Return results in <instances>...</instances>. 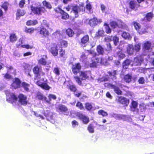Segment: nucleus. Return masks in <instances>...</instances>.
Here are the masks:
<instances>
[{"label": "nucleus", "mask_w": 154, "mask_h": 154, "mask_svg": "<svg viewBox=\"0 0 154 154\" xmlns=\"http://www.w3.org/2000/svg\"><path fill=\"white\" fill-rule=\"evenodd\" d=\"M6 95L7 101L9 103H13L18 101L19 103L21 105L26 106L27 103V97L26 96L22 94H20L17 98L13 93L10 92L8 90L5 91Z\"/></svg>", "instance_id": "nucleus-1"}, {"label": "nucleus", "mask_w": 154, "mask_h": 154, "mask_svg": "<svg viewBox=\"0 0 154 154\" xmlns=\"http://www.w3.org/2000/svg\"><path fill=\"white\" fill-rule=\"evenodd\" d=\"M85 8L83 3L79 4V5H75L72 7V11L75 17H78L79 14H82L85 11Z\"/></svg>", "instance_id": "nucleus-2"}, {"label": "nucleus", "mask_w": 154, "mask_h": 154, "mask_svg": "<svg viewBox=\"0 0 154 154\" xmlns=\"http://www.w3.org/2000/svg\"><path fill=\"white\" fill-rule=\"evenodd\" d=\"M93 54H94V55L92 59V62L90 63V67H96L98 64H104L105 62L103 59L98 58L97 57V54L96 53H94Z\"/></svg>", "instance_id": "nucleus-3"}, {"label": "nucleus", "mask_w": 154, "mask_h": 154, "mask_svg": "<svg viewBox=\"0 0 154 154\" xmlns=\"http://www.w3.org/2000/svg\"><path fill=\"white\" fill-rule=\"evenodd\" d=\"M116 70L113 71L112 72H108V74L107 75L106 77H103L99 79L98 80V82H105L108 81L109 78L113 80H115L116 78Z\"/></svg>", "instance_id": "nucleus-4"}, {"label": "nucleus", "mask_w": 154, "mask_h": 154, "mask_svg": "<svg viewBox=\"0 0 154 154\" xmlns=\"http://www.w3.org/2000/svg\"><path fill=\"white\" fill-rule=\"evenodd\" d=\"M90 74V73L89 71L81 72L80 76V78L78 76H75L74 78L78 84L81 85L82 84L81 78L82 80H85L88 77Z\"/></svg>", "instance_id": "nucleus-5"}, {"label": "nucleus", "mask_w": 154, "mask_h": 154, "mask_svg": "<svg viewBox=\"0 0 154 154\" xmlns=\"http://www.w3.org/2000/svg\"><path fill=\"white\" fill-rule=\"evenodd\" d=\"M36 84L42 88L46 90H49L51 88L48 84L47 80L44 81L43 78H42L35 82Z\"/></svg>", "instance_id": "nucleus-6"}, {"label": "nucleus", "mask_w": 154, "mask_h": 154, "mask_svg": "<svg viewBox=\"0 0 154 154\" xmlns=\"http://www.w3.org/2000/svg\"><path fill=\"white\" fill-rule=\"evenodd\" d=\"M110 26L113 28H119L125 29L127 28V26L126 24L121 21H118V23L112 21L110 23Z\"/></svg>", "instance_id": "nucleus-7"}, {"label": "nucleus", "mask_w": 154, "mask_h": 154, "mask_svg": "<svg viewBox=\"0 0 154 154\" xmlns=\"http://www.w3.org/2000/svg\"><path fill=\"white\" fill-rule=\"evenodd\" d=\"M112 116L117 120H122L124 121H127L128 122H131L132 121L131 119L129 116L113 113L112 115Z\"/></svg>", "instance_id": "nucleus-8"}, {"label": "nucleus", "mask_w": 154, "mask_h": 154, "mask_svg": "<svg viewBox=\"0 0 154 154\" xmlns=\"http://www.w3.org/2000/svg\"><path fill=\"white\" fill-rule=\"evenodd\" d=\"M72 113L75 114L85 124H87L89 122V118L80 112L74 111Z\"/></svg>", "instance_id": "nucleus-9"}, {"label": "nucleus", "mask_w": 154, "mask_h": 154, "mask_svg": "<svg viewBox=\"0 0 154 154\" xmlns=\"http://www.w3.org/2000/svg\"><path fill=\"white\" fill-rule=\"evenodd\" d=\"M31 10L35 14H41L42 13H44L45 11V9L44 7H34L32 5L31 7Z\"/></svg>", "instance_id": "nucleus-10"}, {"label": "nucleus", "mask_w": 154, "mask_h": 154, "mask_svg": "<svg viewBox=\"0 0 154 154\" xmlns=\"http://www.w3.org/2000/svg\"><path fill=\"white\" fill-rule=\"evenodd\" d=\"M58 45L55 44H52L50 45L49 51L53 55L56 56L58 54Z\"/></svg>", "instance_id": "nucleus-11"}, {"label": "nucleus", "mask_w": 154, "mask_h": 154, "mask_svg": "<svg viewBox=\"0 0 154 154\" xmlns=\"http://www.w3.org/2000/svg\"><path fill=\"white\" fill-rule=\"evenodd\" d=\"M81 66L79 63H76L72 65V72L77 75L81 69Z\"/></svg>", "instance_id": "nucleus-12"}, {"label": "nucleus", "mask_w": 154, "mask_h": 154, "mask_svg": "<svg viewBox=\"0 0 154 154\" xmlns=\"http://www.w3.org/2000/svg\"><path fill=\"white\" fill-rule=\"evenodd\" d=\"M137 103L135 101H133L131 103V111L133 112L134 114H136L138 112L139 110L137 108Z\"/></svg>", "instance_id": "nucleus-13"}, {"label": "nucleus", "mask_w": 154, "mask_h": 154, "mask_svg": "<svg viewBox=\"0 0 154 154\" xmlns=\"http://www.w3.org/2000/svg\"><path fill=\"white\" fill-rule=\"evenodd\" d=\"M39 69L38 66H36L33 69V72L35 75V82L40 79V75L39 74Z\"/></svg>", "instance_id": "nucleus-14"}, {"label": "nucleus", "mask_w": 154, "mask_h": 154, "mask_svg": "<svg viewBox=\"0 0 154 154\" xmlns=\"http://www.w3.org/2000/svg\"><path fill=\"white\" fill-rule=\"evenodd\" d=\"M143 59L140 56L137 57L135 58L133 61V65L139 66L140 65L141 63L143 61Z\"/></svg>", "instance_id": "nucleus-15"}, {"label": "nucleus", "mask_w": 154, "mask_h": 154, "mask_svg": "<svg viewBox=\"0 0 154 154\" xmlns=\"http://www.w3.org/2000/svg\"><path fill=\"white\" fill-rule=\"evenodd\" d=\"M139 6V4L136 0H131L130 2L129 7L132 9L136 10Z\"/></svg>", "instance_id": "nucleus-16"}, {"label": "nucleus", "mask_w": 154, "mask_h": 154, "mask_svg": "<svg viewBox=\"0 0 154 154\" xmlns=\"http://www.w3.org/2000/svg\"><path fill=\"white\" fill-rule=\"evenodd\" d=\"M118 101L122 104L127 106L129 103V100L126 98L120 97L118 98Z\"/></svg>", "instance_id": "nucleus-17"}, {"label": "nucleus", "mask_w": 154, "mask_h": 154, "mask_svg": "<svg viewBox=\"0 0 154 154\" xmlns=\"http://www.w3.org/2000/svg\"><path fill=\"white\" fill-rule=\"evenodd\" d=\"M47 59V56L46 55L41 56V58L38 60V63L43 66L46 65Z\"/></svg>", "instance_id": "nucleus-18"}, {"label": "nucleus", "mask_w": 154, "mask_h": 154, "mask_svg": "<svg viewBox=\"0 0 154 154\" xmlns=\"http://www.w3.org/2000/svg\"><path fill=\"white\" fill-rule=\"evenodd\" d=\"M58 111L59 112H62L65 113L64 115H67L68 113L66 112L68 110L67 108L64 105H59L58 107Z\"/></svg>", "instance_id": "nucleus-19"}, {"label": "nucleus", "mask_w": 154, "mask_h": 154, "mask_svg": "<svg viewBox=\"0 0 154 154\" xmlns=\"http://www.w3.org/2000/svg\"><path fill=\"white\" fill-rule=\"evenodd\" d=\"M134 45L130 44L128 45L127 48V53L129 55H131L134 54Z\"/></svg>", "instance_id": "nucleus-20"}, {"label": "nucleus", "mask_w": 154, "mask_h": 154, "mask_svg": "<svg viewBox=\"0 0 154 154\" xmlns=\"http://www.w3.org/2000/svg\"><path fill=\"white\" fill-rule=\"evenodd\" d=\"M20 81L18 78H15L11 85L12 87L16 89L19 88L20 86Z\"/></svg>", "instance_id": "nucleus-21"}, {"label": "nucleus", "mask_w": 154, "mask_h": 154, "mask_svg": "<svg viewBox=\"0 0 154 154\" xmlns=\"http://www.w3.org/2000/svg\"><path fill=\"white\" fill-rule=\"evenodd\" d=\"M39 33L42 37H46L48 35V31L45 28H42L41 29Z\"/></svg>", "instance_id": "nucleus-22"}, {"label": "nucleus", "mask_w": 154, "mask_h": 154, "mask_svg": "<svg viewBox=\"0 0 154 154\" xmlns=\"http://www.w3.org/2000/svg\"><path fill=\"white\" fill-rule=\"evenodd\" d=\"M109 87L110 88L113 89L114 92L117 94L118 95L121 94L122 91L118 87L111 84L109 85Z\"/></svg>", "instance_id": "nucleus-23"}, {"label": "nucleus", "mask_w": 154, "mask_h": 154, "mask_svg": "<svg viewBox=\"0 0 154 154\" xmlns=\"http://www.w3.org/2000/svg\"><path fill=\"white\" fill-rule=\"evenodd\" d=\"M98 23V21L96 18H94L89 20L88 24L92 27L96 26Z\"/></svg>", "instance_id": "nucleus-24"}, {"label": "nucleus", "mask_w": 154, "mask_h": 154, "mask_svg": "<svg viewBox=\"0 0 154 154\" xmlns=\"http://www.w3.org/2000/svg\"><path fill=\"white\" fill-rule=\"evenodd\" d=\"M25 11L23 10L18 9L17 10L16 13L17 20H19L20 16H23L25 14Z\"/></svg>", "instance_id": "nucleus-25"}, {"label": "nucleus", "mask_w": 154, "mask_h": 154, "mask_svg": "<svg viewBox=\"0 0 154 154\" xmlns=\"http://www.w3.org/2000/svg\"><path fill=\"white\" fill-rule=\"evenodd\" d=\"M57 45L61 48H66L67 47L68 43L66 41L60 40L59 41Z\"/></svg>", "instance_id": "nucleus-26"}, {"label": "nucleus", "mask_w": 154, "mask_h": 154, "mask_svg": "<svg viewBox=\"0 0 154 154\" xmlns=\"http://www.w3.org/2000/svg\"><path fill=\"white\" fill-rule=\"evenodd\" d=\"M86 9L87 10V12L88 13H92V6L90 2L88 0H87L86 1Z\"/></svg>", "instance_id": "nucleus-27"}, {"label": "nucleus", "mask_w": 154, "mask_h": 154, "mask_svg": "<svg viewBox=\"0 0 154 154\" xmlns=\"http://www.w3.org/2000/svg\"><path fill=\"white\" fill-rule=\"evenodd\" d=\"M89 40V36L86 35L83 37L81 39V45L85 44Z\"/></svg>", "instance_id": "nucleus-28"}, {"label": "nucleus", "mask_w": 154, "mask_h": 154, "mask_svg": "<svg viewBox=\"0 0 154 154\" xmlns=\"http://www.w3.org/2000/svg\"><path fill=\"white\" fill-rule=\"evenodd\" d=\"M131 61L130 59H127L123 63V68L124 69H126L128 66L130 64Z\"/></svg>", "instance_id": "nucleus-29"}, {"label": "nucleus", "mask_w": 154, "mask_h": 154, "mask_svg": "<svg viewBox=\"0 0 154 154\" xmlns=\"http://www.w3.org/2000/svg\"><path fill=\"white\" fill-rule=\"evenodd\" d=\"M97 53L100 54H103L104 52L103 48L100 45L97 46Z\"/></svg>", "instance_id": "nucleus-30"}, {"label": "nucleus", "mask_w": 154, "mask_h": 154, "mask_svg": "<svg viewBox=\"0 0 154 154\" xmlns=\"http://www.w3.org/2000/svg\"><path fill=\"white\" fill-rule=\"evenodd\" d=\"M94 127L93 124H90L87 128V130L90 133H93L94 132Z\"/></svg>", "instance_id": "nucleus-31"}, {"label": "nucleus", "mask_w": 154, "mask_h": 154, "mask_svg": "<svg viewBox=\"0 0 154 154\" xmlns=\"http://www.w3.org/2000/svg\"><path fill=\"white\" fill-rule=\"evenodd\" d=\"M147 32V29L146 26L141 27L140 29L138 30V32L140 34L146 33Z\"/></svg>", "instance_id": "nucleus-32"}, {"label": "nucleus", "mask_w": 154, "mask_h": 154, "mask_svg": "<svg viewBox=\"0 0 154 154\" xmlns=\"http://www.w3.org/2000/svg\"><path fill=\"white\" fill-rule=\"evenodd\" d=\"M66 34L70 37H72L74 34V32L71 29L69 28L66 30Z\"/></svg>", "instance_id": "nucleus-33"}, {"label": "nucleus", "mask_w": 154, "mask_h": 154, "mask_svg": "<svg viewBox=\"0 0 154 154\" xmlns=\"http://www.w3.org/2000/svg\"><path fill=\"white\" fill-rule=\"evenodd\" d=\"M48 97L49 100H46V102L48 103H49L51 99L55 100L57 98L55 95L52 94H50L48 96Z\"/></svg>", "instance_id": "nucleus-34"}, {"label": "nucleus", "mask_w": 154, "mask_h": 154, "mask_svg": "<svg viewBox=\"0 0 154 154\" xmlns=\"http://www.w3.org/2000/svg\"><path fill=\"white\" fill-rule=\"evenodd\" d=\"M151 43L149 42L148 41L146 42L144 44L145 49L148 50L150 49L151 47Z\"/></svg>", "instance_id": "nucleus-35"}, {"label": "nucleus", "mask_w": 154, "mask_h": 154, "mask_svg": "<svg viewBox=\"0 0 154 154\" xmlns=\"http://www.w3.org/2000/svg\"><path fill=\"white\" fill-rule=\"evenodd\" d=\"M152 17L153 14L152 13H149L146 14L145 19L147 20L148 21H149L152 19Z\"/></svg>", "instance_id": "nucleus-36"}, {"label": "nucleus", "mask_w": 154, "mask_h": 154, "mask_svg": "<svg viewBox=\"0 0 154 154\" xmlns=\"http://www.w3.org/2000/svg\"><path fill=\"white\" fill-rule=\"evenodd\" d=\"M117 56L120 59H122L125 57V55L122 51H119L118 52Z\"/></svg>", "instance_id": "nucleus-37"}, {"label": "nucleus", "mask_w": 154, "mask_h": 154, "mask_svg": "<svg viewBox=\"0 0 154 154\" xmlns=\"http://www.w3.org/2000/svg\"><path fill=\"white\" fill-rule=\"evenodd\" d=\"M85 107L88 110H90L91 109L94 110L95 109V108L93 107L92 105L89 103H87L85 104Z\"/></svg>", "instance_id": "nucleus-38"}, {"label": "nucleus", "mask_w": 154, "mask_h": 154, "mask_svg": "<svg viewBox=\"0 0 154 154\" xmlns=\"http://www.w3.org/2000/svg\"><path fill=\"white\" fill-rule=\"evenodd\" d=\"M43 5L46 7L47 8L50 9L52 8V6L50 4L46 1H44L43 2Z\"/></svg>", "instance_id": "nucleus-39"}, {"label": "nucleus", "mask_w": 154, "mask_h": 154, "mask_svg": "<svg viewBox=\"0 0 154 154\" xmlns=\"http://www.w3.org/2000/svg\"><path fill=\"white\" fill-rule=\"evenodd\" d=\"M37 23V22L36 20H29L27 22L26 24L28 26L34 25Z\"/></svg>", "instance_id": "nucleus-40"}, {"label": "nucleus", "mask_w": 154, "mask_h": 154, "mask_svg": "<svg viewBox=\"0 0 154 154\" xmlns=\"http://www.w3.org/2000/svg\"><path fill=\"white\" fill-rule=\"evenodd\" d=\"M104 34V32L103 30L100 29L96 34V35L97 36H103Z\"/></svg>", "instance_id": "nucleus-41"}, {"label": "nucleus", "mask_w": 154, "mask_h": 154, "mask_svg": "<svg viewBox=\"0 0 154 154\" xmlns=\"http://www.w3.org/2000/svg\"><path fill=\"white\" fill-rule=\"evenodd\" d=\"M111 39H112L114 45H117L119 42V38L116 36H114L112 37Z\"/></svg>", "instance_id": "nucleus-42"}, {"label": "nucleus", "mask_w": 154, "mask_h": 154, "mask_svg": "<svg viewBox=\"0 0 154 154\" xmlns=\"http://www.w3.org/2000/svg\"><path fill=\"white\" fill-rule=\"evenodd\" d=\"M10 39L11 42H14L17 40V37L15 34H12L11 35Z\"/></svg>", "instance_id": "nucleus-43"}, {"label": "nucleus", "mask_w": 154, "mask_h": 154, "mask_svg": "<svg viewBox=\"0 0 154 154\" xmlns=\"http://www.w3.org/2000/svg\"><path fill=\"white\" fill-rule=\"evenodd\" d=\"M22 85L25 91H29V85L28 84L26 83L25 82H23L22 83Z\"/></svg>", "instance_id": "nucleus-44"}, {"label": "nucleus", "mask_w": 154, "mask_h": 154, "mask_svg": "<svg viewBox=\"0 0 154 154\" xmlns=\"http://www.w3.org/2000/svg\"><path fill=\"white\" fill-rule=\"evenodd\" d=\"M131 79V76L129 75H127L125 76V80L127 82L129 83L130 82Z\"/></svg>", "instance_id": "nucleus-45"}, {"label": "nucleus", "mask_w": 154, "mask_h": 154, "mask_svg": "<svg viewBox=\"0 0 154 154\" xmlns=\"http://www.w3.org/2000/svg\"><path fill=\"white\" fill-rule=\"evenodd\" d=\"M104 26H105V28L106 32L108 34L110 33L111 32V29H110L107 23H105L104 24Z\"/></svg>", "instance_id": "nucleus-46"}, {"label": "nucleus", "mask_w": 154, "mask_h": 154, "mask_svg": "<svg viewBox=\"0 0 154 154\" xmlns=\"http://www.w3.org/2000/svg\"><path fill=\"white\" fill-rule=\"evenodd\" d=\"M53 71L57 75H59L60 74V68L57 67H54Z\"/></svg>", "instance_id": "nucleus-47"}, {"label": "nucleus", "mask_w": 154, "mask_h": 154, "mask_svg": "<svg viewBox=\"0 0 154 154\" xmlns=\"http://www.w3.org/2000/svg\"><path fill=\"white\" fill-rule=\"evenodd\" d=\"M133 24L134 26L135 29L137 30L138 32V30L140 29V28L141 27L139 23L136 22H134L133 23Z\"/></svg>", "instance_id": "nucleus-48"}, {"label": "nucleus", "mask_w": 154, "mask_h": 154, "mask_svg": "<svg viewBox=\"0 0 154 154\" xmlns=\"http://www.w3.org/2000/svg\"><path fill=\"white\" fill-rule=\"evenodd\" d=\"M61 14L62 15V19H63L66 20L69 17V15L67 13H66L63 11V13H62Z\"/></svg>", "instance_id": "nucleus-49"}, {"label": "nucleus", "mask_w": 154, "mask_h": 154, "mask_svg": "<svg viewBox=\"0 0 154 154\" xmlns=\"http://www.w3.org/2000/svg\"><path fill=\"white\" fill-rule=\"evenodd\" d=\"M141 44L140 43L136 44L134 46V50L136 51H138L140 49Z\"/></svg>", "instance_id": "nucleus-50"}, {"label": "nucleus", "mask_w": 154, "mask_h": 154, "mask_svg": "<svg viewBox=\"0 0 154 154\" xmlns=\"http://www.w3.org/2000/svg\"><path fill=\"white\" fill-rule=\"evenodd\" d=\"M122 36L123 38H124L125 39H129L130 37L129 34L128 33H127L125 32H123L122 33Z\"/></svg>", "instance_id": "nucleus-51"}, {"label": "nucleus", "mask_w": 154, "mask_h": 154, "mask_svg": "<svg viewBox=\"0 0 154 154\" xmlns=\"http://www.w3.org/2000/svg\"><path fill=\"white\" fill-rule=\"evenodd\" d=\"M35 29L33 28H26L25 30V32L30 34L33 33L35 31Z\"/></svg>", "instance_id": "nucleus-52"}, {"label": "nucleus", "mask_w": 154, "mask_h": 154, "mask_svg": "<svg viewBox=\"0 0 154 154\" xmlns=\"http://www.w3.org/2000/svg\"><path fill=\"white\" fill-rule=\"evenodd\" d=\"M69 88L71 91L73 92L75 91L76 90V87L74 85H70Z\"/></svg>", "instance_id": "nucleus-53"}, {"label": "nucleus", "mask_w": 154, "mask_h": 154, "mask_svg": "<svg viewBox=\"0 0 154 154\" xmlns=\"http://www.w3.org/2000/svg\"><path fill=\"white\" fill-rule=\"evenodd\" d=\"M98 113L99 114L103 116H105L107 115V113L102 110L99 111Z\"/></svg>", "instance_id": "nucleus-54"}, {"label": "nucleus", "mask_w": 154, "mask_h": 154, "mask_svg": "<svg viewBox=\"0 0 154 154\" xmlns=\"http://www.w3.org/2000/svg\"><path fill=\"white\" fill-rule=\"evenodd\" d=\"M53 35L56 36V37L61 38L62 36L59 31H57L53 33Z\"/></svg>", "instance_id": "nucleus-55"}, {"label": "nucleus", "mask_w": 154, "mask_h": 154, "mask_svg": "<svg viewBox=\"0 0 154 154\" xmlns=\"http://www.w3.org/2000/svg\"><path fill=\"white\" fill-rule=\"evenodd\" d=\"M23 43V39L20 38L18 42H17L16 44L17 47V48H20L21 47L22 45L21 44Z\"/></svg>", "instance_id": "nucleus-56"}, {"label": "nucleus", "mask_w": 154, "mask_h": 154, "mask_svg": "<svg viewBox=\"0 0 154 154\" xmlns=\"http://www.w3.org/2000/svg\"><path fill=\"white\" fill-rule=\"evenodd\" d=\"M52 113L50 112L49 111L47 110L45 112V116L47 117H51Z\"/></svg>", "instance_id": "nucleus-57"}, {"label": "nucleus", "mask_w": 154, "mask_h": 154, "mask_svg": "<svg viewBox=\"0 0 154 154\" xmlns=\"http://www.w3.org/2000/svg\"><path fill=\"white\" fill-rule=\"evenodd\" d=\"M76 106L78 107L80 109H82L84 108L82 104L80 102H78L76 104Z\"/></svg>", "instance_id": "nucleus-58"}, {"label": "nucleus", "mask_w": 154, "mask_h": 154, "mask_svg": "<svg viewBox=\"0 0 154 154\" xmlns=\"http://www.w3.org/2000/svg\"><path fill=\"white\" fill-rule=\"evenodd\" d=\"M72 127L74 128L77 127L79 125L78 122L75 120H74L72 122Z\"/></svg>", "instance_id": "nucleus-59"}, {"label": "nucleus", "mask_w": 154, "mask_h": 154, "mask_svg": "<svg viewBox=\"0 0 154 154\" xmlns=\"http://www.w3.org/2000/svg\"><path fill=\"white\" fill-rule=\"evenodd\" d=\"M54 10L57 13H59L60 14H61L62 13H63V11L59 8H55L54 9Z\"/></svg>", "instance_id": "nucleus-60"}, {"label": "nucleus", "mask_w": 154, "mask_h": 154, "mask_svg": "<svg viewBox=\"0 0 154 154\" xmlns=\"http://www.w3.org/2000/svg\"><path fill=\"white\" fill-rule=\"evenodd\" d=\"M21 47L25 48L27 49H31L32 48V46L28 45H22L21 46Z\"/></svg>", "instance_id": "nucleus-61"}, {"label": "nucleus", "mask_w": 154, "mask_h": 154, "mask_svg": "<svg viewBox=\"0 0 154 154\" xmlns=\"http://www.w3.org/2000/svg\"><path fill=\"white\" fill-rule=\"evenodd\" d=\"M25 4V1L24 0H22L20 2L19 6L20 7L22 8L24 5Z\"/></svg>", "instance_id": "nucleus-62"}, {"label": "nucleus", "mask_w": 154, "mask_h": 154, "mask_svg": "<svg viewBox=\"0 0 154 154\" xmlns=\"http://www.w3.org/2000/svg\"><path fill=\"white\" fill-rule=\"evenodd\" d=\"M38 98L40 100H45L46 101V98L43 96L41 94L38 96Z\"/></svg>", "instance_id": "nucleus-63"}, {"label": "nucleus", "mask_w": 154, "mask_h": 154, "mask_svg": "<svg viewBox=\"0 0 154 154\" xmlns=\"http://www.w3.org/2000/svg\"><path fill=\"white\" fill-rule=\"evenodd\" d=\"M145 80L143 77H141L138 80L140 84H143L144 83Z\"/></svg>", "instance_id": "nucleus-64"}]
</instances>
